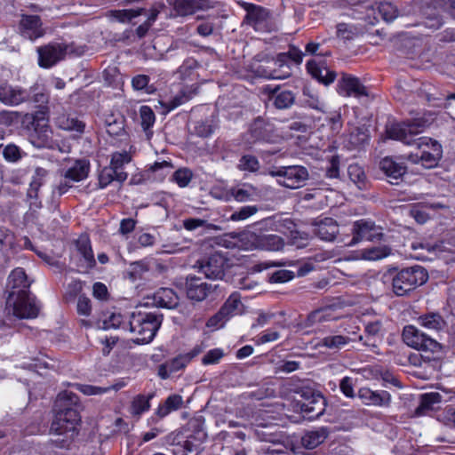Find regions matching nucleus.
I'll return each mask as SVG.
<instances>
[{"label": "nucleus", "instance_id": "nucleus-43", "mask_svg": "<svg viewBox=\"0 0 455 455\" xmlns=\"http://www.w3.org/2000/svg\"><path fill=\"white\" fill-rule=\"evenodd\" d=\"M243 304L241 302V296L238 292H233L225 304L220 308L221 314H224L227 318L242 312Z\"/></svg>", "mask_w": 455, "mask_h": 455}, {"label": "nucleus", "instance_id": "nucleus-63", "mask_svg": "<svg viewBox=\"0 0 455 455\" xmlns=\"http://www.w3.org/2000/svg\"><path fill=\"white\" fill-rule=\"evenodd\" d=\"M295 275L292 271L287 269H280L275 271L269 277V281L273 283H286L294 278Z\"/></svg>", "mask_w": 455, "mask_h": 455}, {"label": "nucleus", "instance_id": "nucleus-7", "mask_svg": "<svg viewBox=\"0 0 455 455\" xmlns=\"http://www.w3.org/2000/svg\"><path fill=\"white\" fill-rule=\"evenodd\" d=\"M6 311L17 318H35L39 307L28 292L11 291L6 300Z\"/></svg>", "mask_w": 455, "mask_h": 455}, {"label": "nucleus", "instance_id": "nucleus-14", "mask_svg": "<svg viewBox=\"0 0 455 455\" xmlns=\"http://www.w3.org/2000/svg\"><path fill=\"white\" fill-rule=\"evenodd\" d=\"M262 197L260 190L250 183H240L227 189L222 196L225 201L235 200L239 203L256 202Z\"/></svg>", "mask_w": 455, "mask_h": 455}, {"label": "nucleus", "instance_id": "nucleus-3", "mask_svg": "<svg viewBox=\"0 0 455 455\" xmlns=\"http://www.w3.org/2000/svg\"><path fill=\"white\" fill-rule=\"evenodd\" d=\"M389 275L392 279V291L396 296L409 294L428 279L427 270L418 265L403 268L400 271H390Z\"/></svg>", "mask_w": 455, "mask_h": 455}, {"label": "nucleus", "instance_id": "nucleus-23", "mask_svg": "<svg viewBox=\"0 0 455 455\" xmlns=\"http://www.w3.org/2000/svg\"><path fill=\"white\" fill-rule=\"evenodd\" d=\"M348 134H347V148L361 149L369 141L368 130L364 125L353 126L349 122L347 123Z\"/></svg>", "mask_w": 455, "mask_h": 455}, {"label": "nucleus", "instance_id": "nucleus-11", "mask_svg": "<svg viewBox=\"0 0 455 455\" xmlns=\"http://www.w3.org/2000/svg\"><path fill=\"white\" fill-rule=\"evenodd\" d=\"M303 417L312 420L320 417L325 410V399L319 394L311 390H306L301 395V399L296 402Z\"/></svg>", "mask_w": 455, "mask_h": 455}, {"label": "nucleus", "instance_id": "nucleus-18", "mask_svg": "<svg viewBox=\"0 0 455 455\" xmlns=\"http://www.w3.org/2000/svg\"><path fill=\"white\" fill-rule=\"evenodd\" d=\"M28 98V93L20 86L6 83L0 84V101L6 106H18Z\"/></svg>", "mask_w": 455, "mask_h": 455}, {"label": "nucleus", "instance_id": "nucleus-48", "mask_svg": "<svg viewBox=\"0 0 455 455\" xmlns=\"http://www.w3.org/2000/svg\"><path fill=\"white\" fill-rule=\"evenodd\" d=\"M100 327L104 330L121 328L124 331H128L129 328L128 323L123 321V316L119 313H108L106 315Z\"/></svg>", "mask_w": 455, "mask_h": 455}, {"label": "nucleus", "instance_id": "nucleus-12", "mask_svg": "<svg viewBox=\"0 0 455 455\" xmlns=\"http://www.w3.org/2000/svg\"><path fill=\"white\" fill-rule=\"evenodd\" d=\"M271 175L277 178V183L288 188L295 189L302 187L308 178L307 170L300 165L285 166Z\"/></svg>", "mask_w": 455, "mask_h": 455}, {"label": "nucleus", "instance_id": "nucleus-47", "mask_svg": "<svg viewBox=\"0 0 455 455\" xmlns=\"http://www.w3.org/2000/svg\"><path fill=\"white\" fill-rule=\"evenodd\" d=\"M203 5L202 0H176L174 3V10L180 16H187L193 14L197 9Z\"/></svg>", "mask_w": 455, "mask_h": 455}, {"label": "nucleus", "instance_id": "nucleus-29", "mask_svg": "<svg viewBox=\"0 0 455 455\" xmlns=\"http://www.w3.org/2000/svg\"><path fill=\"white\" fill-rule=\"evenodd\" d=\"M379 168L393 180H398L406 172V167L403 163H397L389 156L383 158L379 162Z\"/></svg>", "mask_w": 455, "mask_h": 455}, {"label": "nucleus", "instance_id": "nucleus-2", "mask_svg": "<svg viewBox=\"0 0 455 455\" xmlns=\"http://www.w3.org/2000/svg\"><path fill=\"white\" fill-rule=\"evenodd\" d=\"M425 123L420 120L392 124L387 127L388 138L400 140L404 144L415 146V151H431L435 146H441L436 140L427 137L413 139L423 132Z\"/></svg>", "mask_w": 455, "mask_h": 455}, {"label": "nucleus", "instance_id": "nucleus-10", "mask_svg": "<svg viewBox=\"0 0 455 455\" xmlns=\"http://www.w3.org/2000/svg\"><path fill=\"white\" fill-rule=\"evenodd\" d=\"M303 52L299 49L291 47L288 54L282 53L273 61V64L278 66L279 69H267L260 67L257 72L260 76L267 79H285L291 76L290 68L285 63L287 59L290 58L296 64H300L303 60ZM267 68H270V67H267Z\"/></svg>", "mask_w": 455, "mask_h": 455}, {"label": "nucleus", "instance_id": "nucleus-4", "mask_svg": "<svg viewBox=\"0 0 455 455\" xmlns=\"http://www.w3.org/2000/svg\"><path fill=\"white\" fill-rule=\"evenodd\" d=\"M161 323L162 318L155 313H133L128 322V331L134 334V343L147 344L153 340Z\"/></svg>", "mask_w": 455, "mask_h": 455}, {"label": "nucleus", "instance_id": "nucleus-9", "mask_svg": "<svg viewBox=\"0 0 455 455\" xmlns=\"http://www.w3.org/2000/svg\"><path fill=\"white\" fill-rule=\"evenodd\" d=\"M90 163L85 159L75 160L66 169L60 171L61 180L56 187L60 195H63L73 187V182H79L88 177Z\"/></svg>", "mask_w": 455, "mask_h": 455}, {"label": "nucleus", "instance_id": "nucleus-17", "mask_svg": "<svg viewBox=\"0 0 455 455\" xmlns=\"http://www.w3.org/2000/svg\"><path fill=\"white\" fill-rule=\"evenodd\" d=\"M216 288L218 285H212L197 277H190L186 283L188 298L197 302L204 300Z\"/></svg>", "mask_w": 455, "mask_h": 455}, {"label": "nucleus", "instance_id": "nucleus-33", "mask_svg": "<svg viewBox=\"0 0 455 455\" xmlns=\"http://www.w3.org/2000/svg\"><path fill=\"white\" fill-rule=\"evenodd\" d=\"M307 69L314 78L317 79L318 81L325 84H328L334 81V73L331 72L326 67L320 65L315 60L307 61Z\"/></svg>", "mask_w": 455, "mask_h": 455}, {"label": "nucleus", "instance_id": "nucleus-31", "mask_svg": "<svg viewBox=\"0 0 455 455\" xmlns=\"http://www.w3.org/2000/svg\"><path fill=\"white\" fill-rule=\"evenodd\" d=\"M196 90L197 87L195 85L184 87L172 99H165L162 103L167 108V111L173 110L188 101L196 93Z\"/></svg>", "mask_w": 455, "mask_h": 455}, {"label": "nucleus", "instance_id": "nucleus-56", "mask_svg": "<svg viewBox=\"0 0 455 455\" xmlns=\"http://www.w3.org/2000/svg\"><path fill=\"white\" fill-rule=\"evenodd\" d=\"M20 121V113L18 111L3 110L0 112V125L12 127Z\"/></svg>", "mask_w": 455, "mask_h": 455}, {"label": "nucleus", "instance_id": "nucleus-37", "mask_svg": "<svg viewBox=\"0 0 455 455\" xmlns=\"http://www.w3.org/2000/svg\"><path fill=\"white\" fill-rule=\"evenodd\" d=\"M443 395L438 392L424 394L420 396L419 406L415 410L417 416H422L428 411L435 410V405L442 402Z\"/></svg>", "mask_w": 455, "mask_h": 455}, {"label": "nucleus", "instance_id": "nucleus-32", "mask_svg": "<svg viewBox=\"0 0 455 455\" xmlns=\"http://www.w3.org/2000/svg\"><path fill=\"white\" fill-rule=\"evenodd\" d=\"M264 92L272 94L273 104L279 109L291 107L294 101V96L290 91L278 92V88H272L270 85L264 87Z\"/></svg>", "mask_w": 455, "mask_h": 455}, {"label": "nucleus", "instance_id": "nucleus-27", "mask_svg": "<svg viewBox=\"0 0 455 455\" xmlns=\"http://www.w3.org/2000/svg\"><path fill=\"white\" fill-rule=\"evenodd\" d=\"M52 131L48 124H36L34 125V132L31 135V142L36 148L52 147Z\"/></svg>", "mask_w": 455, "mask_h": 455}, {"label": "nucleus", "instance_id": "nucleus-30", "mask_svg": "<svg viewBox=\"0 0 455 455\" xmlns=\"http://www.w3.org/2000/svg\"><path fill=\"white\" fill-rule=\"evenodd\" d=\"M338 223L331 218H325L315 225V233L322 240L332 241L339 234Z\"/></svg>", "mask_w": 455, "mask_h": 455}, {"label": "nucleus", "instance_id": "nucleus-15", "mask_svg": "<svg viewBox=\"0 0 455 455\" xmlns=\"http://www.w3.org/2000/svg\"><path fill=\"white\" fill-rule=\"evenodd\" d=\"M340 307L339 305H331L316 309L311 312L306 320L299 324L300 328L312 327L316 323L336 320L340 317Z\"/></svg>", "mask_w": 455, "mask_h": 455}, {"label": "nucleus", "instance_id": "nucleus-46", "mask_svg": "<svg viewBox=\"0 0 455 455\" xmlns=\"http://www.w3.org/2000/svg\"><path fill=\"white\" fill-rule=\"evenodd\" d=\"M347 175L349 180L358 188V189H366L367 178L362 166L357 164L348 165Z\"/></svg>", "mask_w": 455, "mask_h": 455}, {"label": "nucleus", "instance_id": "nucleus-45", "mask_svg": "<svg viewBox=\"0 0 455 455\" xmlns=\"http://www.w3.org/2000/svg\"><path fill=\"white\" fill-rule=\"evenodd\" d=\"M419 322L425 328L437 331L443 330L446 325V322L438 313L423 315L419 317Z\"/></svg>", "mask_w": 455, "mask_h": 455}, {"label": "nucleus", "instance_id": "nucleus-40", "mask_svg": "<svg viewBox=\"0 0 455 455\" xmlns=\"http://www.w3.org/2000/svg\"><path fill=\"white\" fill-rule=\"evenodd\" d=\"M444 206L441 204H422L414 205L410 209L409 214L411 218H413L419 224H424L429 219V214L427 212L428 209L435 210L439 208H443Z\"/></svg>", "mask_w": 455, "mask_h": 455}, {"label": "nucleus", "instance_id": "nucleus-58", "mask_svg": "<svg viewBox=\"0 0 455 455\" xmlns=\"http://www.w3.org/2000/svg\"><path fill=\"white\" fill-rule=\"evenodd\" d=\"M143 9L115 10L111 12L112 17L120 22H128L141 14Z\"/></svg>", "mask_w": 455, "mask_h": 455}, {"label": "nucleus", "instance_id": "nucleus-61", "mask_svg": "<svg viewBox=\"0 0 455 455\" xmlns=\"http://www.w3.org/2000/svg\"><path fill=\"white\" fill-rule=\"evenodd\" d=\"M381 17L387 22L393 21L398 16V10L391 3H382L379 6Z\"/></svg>", "mask_w": 455, "mask_h": 455}, {"label": "nucleus", "instance_id": "nucleus-36", "mask_svg": "<svg viewBox=\"0 0 455 455\" xmlns=\"http://www.w3.org/2000/svg\"><path fill=\"white\" fill-rule=\"evenodd\" d=\"M8 286L11 291L28 292L30 283L23 268L17 267L12 271L8 277Z\"/></svg>", "mask_w": 455, "mask_h": 455}, {"label": "nucleus", "instance_id": "nucleus-13", "mask_svg": "<svg viewBox=\"0 0 455 455\" xmlns=\"http://www.w3.org/2000/svg\"><path fill=\"white\" fill-rule=\"evenodd\" d=\"M350 230L353 235L352 238L347 242L343 237V243L347 246H351L363 239L375 242L380 241L383 237L380 227H377L372 221L364 220L354 222Z\"/></svg>", "mask_w": 455, "mask_h": 455}, {"label": "nucleus", "instance_id": "nucleus-51", "mask_svg": "<svg viewBox=\"0 0 455 455\" xmlns=\"http://www.w3.org/2000/svg\"><path fill=\"white\" fill-rule=\"evenodd\" d=\"M361 32V29L343 23V44H346L347 41H349L351 44V46L348 47L350 53L356 52L357 44H355L354 41L356 40Z\"/></svg>", "mask_w": 455, "mask_h": 455}, {"label": "nucleus", "instance_id": "nucleus-62", "mask_svg": "<svg viewBox=\"0 0 455 455\" xmlns=\"http://www.w3.org/2000/svg\"><path fill=\"white\" fill-rule=\"evenodd\" d=\"M73 387L85 395H100L108 393L104 387L84 384H75Z\"/></svg>", "mask_w": 455, "mask_h": 455}, {"label": "nucleus", "instance_id": "nucleus-41", "mask_svg": "<svg viewBox=\"0 0 455 455\" xmlns=\"http://www.w3.org/2000/svg\"><path fill=\"white\" fill-rule=\"evenodd\" d=\"M127 179L126 172L123 171H116L113 167H105L101 170L99 175V184L101 188H106L114 180H116L119 182H123Z\"/></svg>", "mask_w": 455, "mask_h": 455}, {"label": "nucleus", "instance_id": "nucleus-53", "mask_svg": "<svg viewBox=\"0 0 455 455\" xmlns=\"http://www.w3.org/2000/svg\"><path fill=\"white\" fill-rule=\"evenodd\" d=\"M238 169L243 172H254L259 169V162L254 156H243L238 164Z\"/></svg>", "mask_w": 455, "mask_h": 455}, {"label": "nucleus", "instance_id": "nucleus-42", "mask_svg": "<svg viewBox=\"0 0 455 455\" xmlns=\"http://www.w3.org/2000/svg\"><path fill=\"white\" fill-rule=\"evenodd\" d=\"M183 403V398L180 395H169L163 404H160L156 410V414L160 418H164L171 412L177 411Z\"/></svg>", "mask_w": 455, "mask_h": 455}, {"label": "nucleus", "instance_id": "nucleus-1", "mask_svg": "<svg viewBox=\"0 0 455 455\" xmlns=\"http://www.w3.org/2000/svg\"><path fill=\"white\" fill-rule=\"evenodd\" d=\"M78 396L70 392L64 391L59 394L56 406L59 408L51 425L52 443L58 448H69L78 434V425L81 417L76 409Z\"/></svg>", "mask_w": 455, "mask_h": 455}, {"label": "nucleus", "instance_id": "nucleus-16", "mask_svg": "<svg viewBox=\"0 0 455 455\" xmlns=\"http://www.w3.org/2000/svg\"><path fill=\"white\" fill-rule=\"evenodd\" d=\"M442 146H435L431 151H413L407 156V159L415 164H421L423 167L430 169L438 164L442 158Z\"/></svg>", "mask_w": 455, "mask_h": 455}, {"label": "nucleus", "instance_id": "nucleus-57", "mask_svg": "<svg viewBox=\"0 0 455 455\" xmlns=\"http://www.w3.org/2000/svg\"><path fill=\"white\" fill-rule=\"evenodd\" d=\"M259 211L258 207L255 205H246L240 208L238 211L234 212L231 216L230 220L232 221H242L249 219L255 213H257Z\"/></svg>", "mask_w": 455, "mask_h": 455}, {"label": "nucleus", "instance_id": "nucleus-64", "mask_svg": "<svg viewBox=\"0 0 455 455\" xmlns=\"http://www.w3.org/2000/svg\"><path fill=\"white\" fill-rule=\"evenodd\" d=\"M107 132L111 136H118L124 131L123 121L114 119L112 116L106 120Z\"/></svg>", "mask_w": 455, "mask_h": 455}, {"label": "nucleus", "instance_id": "nucleus-25", "mask_svg": "<svg viewBox=\"0 0 455 455\" xmlns=\"http://www.w3.org/2000/svg\"><path fill=\"white\" fill-rule=\"evenodd\" d=\"M358 395L368 405L388 406L391 401V395L388 392L372 391L366 387L359 389Z\"/></svg>", "mask_w": 455, "mask_h": 455}, {"label": "nucleus", "instance_id": "nucleus-38", "mask_svg": "<svg viewBox=\"0 0 455 455\" xmlns=\"http://www.w3.org/2000/svg\"><path fill=\"white\" fill-rule=\"evenodd\" d=\"M56 125L62 130L83 133L85 124L76 117L62 114L56 118Z\"/></svg>", "mask_w": 455, "mask_h": 455}, {"label": "nucleus", "instance_id": "nucleus-54", "mask_svg": "<svg viewBox=\"0 0 455 455\" xmlns=\"http://www.w3.org/2000/svg\"><path fill=\"white\" fill-rule=\"evenodd\" d=\"M193 178V172L188 168H180L172 175V180L180 188H186L190 183Z\"/></svg>", "mask_w": 455, "mask_h": 455}, {"label": "nucleus", "instance_id": "nucleus-60", "mask_svg": "<svg viewBox=\"0 0 455 455\" xmlns=\"http://www.w3.org/2000/svg\"><path fill=\"white\" fill-rule=\"evenodd\" d=\"M131 160L132 156L127 152H116L112 155L109 166L116 171H123V166L130 163Z\"/></svg>", "mask_w": 455, "mask_h": 455}, {"label": "nucleus", "instance_id": "nucleus-50", "mask_svg": "<svg viewBox=\"0 0 455 455\" xmlns=\"http://www.w3.org/2000/svg\"><path fill=\"white\" fill-rule=\"evenodd\" d=\"M382 324L379 321H374L368 323L364 327V331L366 333V339L363 342L365 346L377 347L374 341L376 338L380 336Z\"/></svg>", "mask_w": 455, "mask_h": 455}, {"label": "nucleus", "instance_id": "nucleus-22", "mask_svg": "<svg viewBox=\"0 0 455 455\" xmlns=\"http://www.w3.org/2000/svg\"><path fill=\"white\" fill-rule=\"evenodd\" d=\"M343 95L359 100L362 97H367L368 91L358 77L343 73Z\"/></svg>", "mask_w": 455, "mask_h": 455}, {"label": "nucleus", "instance_id": "nucleus-52", "mask_svg": "<svg viewBox=\"0 0 455 455\" xmlns=\"http://www.w3.org/2000/svg\"><path fill=\"white\" fill-rule=\"evenodd\" d=\"M47 172L44 168H36L35 170V174L33 176V180L30 183V188L28 189V195L29 197H37L38 189L43 184V180L46 176Z\"/></svg>", "mask_w": 455, "mask_h": 455}, {"label": "nucleus", "instance_id": "nucleus-35", "mask_svg": "<svg viewBox=\"0 0 455 455\" xmlns=\"http://www.w3.org/2000/svg\"><path fill=\"white\" fill-rule=\"evenodd\" d=\"M328 434L329 433L326 427H320L308 431L305 433L301 437V444L307 449H315L324 442L328 436Z\"/></svg>", "mask_w": 455, "mask_h": 455}, {"label": "nucleus", "instance_id": "nucleus-5", "mask_svg": "<svg viewBox=\"0 0 455 455\" xmlns=\"http://www.w3.org/2000/svg\"><path fill=\"white\" fill-rule=\"evenodd\" d=\"M403 339L409 347L422 351L424 355L421 356L427 361L439 359L443 355V347L441 343L412 325L404 327Z\"/></svg>", "mask_w": 455, "mask_h": 455}, {"label": "nucleus", "instance_id": "nucleus-59", "mask_svg": "<svg viewBox=\"0 0 455 455\" xmlns=\"http://www.w3.org/2000/svg\"><path fill=\"white\" fill-rule=\"evenodd\" d=\"M141 126L145 132L149 130L155 123V114L148 106H142L140 108Z\"/></svg>", "mask_w": 455, "mask_h": 455}, {"label": "nucleus", "instance_id": "nucleus-21", "mask_svg": "<svg viewBox=\"0 0 455 455\" xmlns=\"http://www.w3.org/2000/svg\"><path fill=\"white\" fill-rule=\"evenodd\" d=\"M246 20L255 30H264L267 28L269 12L261 6L248 4Z\"/></svg>", "mask_w": 455, "mask_h": 455}, {"label": "nucleus", "instance_id": "nucleus-39", "mask_svg": "<svg viewBox=\"0 0 455 455\" xmlns=\"http://www.w3.org/2000/svg\"><path fill=\"white\" fill-rule=\"evenodd\" d=\"M361 322V319L357 316L348 317L347 322L343 321V329L348 334H343V346L347 345L348 341L363 340V336L357 334V331L360 330L359 323Z\"/></svg>", "mask_w": 455, "mask_h": 455}, {"label": "nucleus", "instance_id": "nucleus-34", "mask_svg": "<svg viewBox=\"0 0 455 455\" xmlns=\"http://www.w3.org/2000/svg\"><path fill=\"white\" fill-rule=\"evenodd\" d=\"M76 248L81 255V267L87 269L95 265L94 255L90 244V241L86 236H81L76 241Z\"/></svg>", "mask_w": 455, "mask_h": 455}, {"label": "nucleus", "instance_id": "nucleus-20", "mask_svg": "<svg viewBox=\"0 0 455 455\" xmlns=\"http://www.w3.org/2000/svg\"><path fill=\"white\" fill-rule=\"evenodd\" d=\"M225 258L214 252L201 264V270L209 279H221L224 275Z\"/></svg>", "mask_w": 455, "mask_h": 455}, {"label": "nucleus", "instance_id": "nucleus-8", "mask_svg": "<svg viewBox=\"0 0 455 455\" xmlns=\"http://www.w3.org/2000/svg\"><path fill=\"white\" fill-rule=\"evenodd\" d=\"M240 241L243 243V249L278 251L283 249L285 242L283 237L277 235H258L253 232H244L240 235Z\"/></svg>", "mask_w": 455, "mask_h": 455}, {"label": "nucleus", "instance_id": "nucleus-55", "mask_svg": "<svg viewBox=\"0 0 455 455\" xmlns=\"http://www.w3.org/2000/svg\"><path fill=\"white\" fill-rule=\"evenodd\" d=\"M199 445L194 443L193 438H188L182 445L177 446L174 455H196L199 452Z\"/></svg>", "mask_w": 455, "mask_h": 455}, {"label": "nucleus", "instance_id": "nucleus-19", "mask_svg": "<svg viewBox=\"0 0 455 455\" xmlns=\"http://www.w3.org/2000/svg\"><path fill=\"white\" fill-rule=\"evenodd\" d=\"M19 31L23 37L30 40L41 37L44 34L40 18L36 15H23L20 21Z\"/></svg>", "mask_w": 455, "mask_h": 455}, {"label": "nucleus", "instance_id": "nucleus-28", "mask_svg": "<svg viewBox=\"0 0 455 455\" xmlns=\"http://www.w3.org/2000/svg\"><path fill=\"white\" fill-rule=\"evenodd\" d=\"M423 20L421 24L435 31L439 29L443 25V20L441 15L440 10L436 6H426L422 8Z\"/></svg>", "mask_w": 455, "mask_h": 455}, {"label": "nucleus", "instance_id": "nucleus-6", "mask_svg": "<svg viewBox=\"0 0 455 455\" xmlns=\"http://www.w3.org/2000/svg\"><path fill=\"white\" fill-rule=\"evenodd\" d=\"M37 52L39 66L49 68L67 56L82 55L84 48L76 46L73 43H53L38 48Z\"/></svg>", "mask_w": 455, "mask_h": 455}, {"label": "nucleus", "instance_id": "nucleus-49", "mask_svg": "<svg viewBox=\"0 0 455 455\" xmlns=\"http://www.w3.org/2000/svg\"><path fill=\"white\" fill-rule=\"evenodd\" d=\"M15 249L14 234L7 228H0V253L6 254Z\"/></svg>", "mask_w": 455, "mask_h": 455}, {"label": "nucleus", "instance_id": "nucleus-24", "mask_svg": "<svg viewBox=\"0 0 455 455\" xmlns=\"http://www.w3.org/2000/svg\"><path fill=\"white\" fill-rule=\"evenodd\" d=\"M390 253V250L386 247H371L363 251H354L351 254L343 253V260H353V259H367V260H378L381 259Z\"/></svg>", "mask_w": 455, "mask_h": 455}, {"label": "nucleus", "instance_id": "nucleus-26", "mask_svg": "<svg viewBox=\"0 0 455 455\" xmlns=\"http://www.w3.org/2000/svg\"><path fill=\"white\" fill-rule=\"evenodd\" d=\"M179 296L170 288H161L153 295V304L156 307L172 309L179 305Z\"/></svg>", "mask_w": 455, "mask_h": 455}, {"label": "nucleus", "instance_id": "nucleus-44", "mask_svg": "<svg viewBox=\"0 0 455 455\" xmlns=\"http://www.w3.org/2000/svg\"><path fill=\"white\" fill-rule=\"evenodd\" d=\"M150 396H146L144 395H138L131 402V405L129 407L130 414L139 419L142 413L148 411L150 408Z\"/></svg>", "mask_w": 455, "mask_h": 455}]
</instances>
